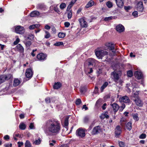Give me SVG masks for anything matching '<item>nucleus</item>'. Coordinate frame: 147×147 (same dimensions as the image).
Here are the masks:
<instances>
[{"instance_id": "13", "label": "nucleus", "mask_w": 147, "mask_h": 147, "mask_svg": "<svg viewBox=\"0 0 147 147\" xmlns=\"http://www.w3.org/2000/svg\"><path fill=\"white\" fill-rule=\"evenodd\" d=\"M134 75L137 78L138 80L141 79L143 78V74L141 71H135V72Z\"/></svg>"}, {"instance_id": "14", "label": "nucleus", "mask_w": 147, "mask_h": 147, "mask_svg": "<svg viewBox=\"0 0 147 147\" xmlns=\"http://www.w3.org/2000/svg\"><path fill=\"white\" fill-rule=\"evenodd\" d=\"M36 8L37 9L43 11H45L47 9L46 6L43 3L38 4L36 6Z\"/></svg>"}, {"instance_id": "1", "label": "nucleus", "mask_w": 147, "mask_h": 147, "mask_svg": "<svg viewBox=\"0 0 147 147\" xmlns=\"http://www.w3.org/2000/svg\"><path fill=\"white\" fill-rule=\"evenodd\" d=\"M42 128L47 135H56L59 133L60 130V124L56 119H50L46 121Z\"/></svg>"}, {"instance_id": "50", "label": "nucleus", "mask_w": 147, "mask_h": 147, "mask_svg": "<svg viewBox=\"0 0 147 147\" xmlns=\"http://www.w3.org/2000/svg\"><path fill=\"white\" fill-rule=\"evenodd\" d=\"M72 16V13L71 11H69L68 13V18L69 19H70L71 18Z\"/></svg>"}, {"instance_id": "45", "label": "nucleus", "mask_w": 147, "mask_h": 147, "mask_svg": "<svg viewBox=\"0 0 147 147\" xmlns=\"http://www.w3.org/2000/svg\"><path fill=\"white\" fill-rule=\"evenodd\" d=\"M113 18L112 16L106 17L104 19V20L105 21H108L112 19Z\"/></svg>"}, {"instance_id": "54", "label": "nucleus", "mask_w": 147, "mask_h": 147, "mask_svg": "<svg viewBox=\"0 0 147 147\" xmlns=\"http://www.w3.org/2000/svg\"><path fill=\"white\" fill-rule=\"evenodd\" d=\"M108 113L107 112H105V113H103L105 117L106 118H109V116L108 115Z\"/></svg>"}, {"instance_id": "63", "label": "nucleus", "mask_w": 147, "mask_h": 147, "mask_svg": "<svg viewBox=\"0 0 147 147\" xmlns=\"http://www.w3.org/2000/svg\"><path fill=\"white\" fill-rule=\"evenodd\" d=\"M124 9L125 10L127 11L129 10L130 9V7L129 6H125L124 7Z\"/></svg>"}, {"instance_id": "35", "label": "nucleus", "mask_w": 147, "mask_h": 147, "mask_svg": "<svg viewBox=\"0 0 147 147\" xmlns=\"http://www.w3.org/2000/svg\"><path fill=\"white\" fill-rule=\"evenodd\" d=\"M25 147H31V143L28 140H27L25 143Z\"/></svg>"}, {"instance_id": "60", "label": "nucleus", "mask_w": 147, "mask_h": 147, "mask_svg": "<svg viewBox=\"0 0 147 147\" xmlns=\"http://www.w3.org/2000/svg\"><path fill=\"white\" fill-rule=\"evenodd\" d=\"M72 5L69 4L67 7V11H69V10L70 9V8L72 7Z\"/></svg>"}, {"instance_id": "29", "label": "nucleus", "mask_w": 147, "mask_h": 147, "mask_svg": "<svg viewBox=\"0 0 147 147\" xmlns=\"http://www.w3.org/2000/svg\"><path fill=\"white\" fill-rule=\"evenodd\" d=\"M24 43L26 45V48L29 49L30 46L32 44V42L30 41H24Z\"/></svg>"}, {"instance_id": "36", "label": "nucleus", "mask_w": 147, "mask_h": 147, "mask_svg": "<svg viewBox=\"0 0 147 147\" xmlns=\"http://www.w3.org/2000/svg\"><path fill=\"white\" fill-rule=\"evenodd\" d=\"M56 144V141L55 140H50L49 142V144L50 146H53Z\"/></svg>"}, {"instance_id": "9", "label": "nucleus", "mask_w": 147, "mask_h": 147, "mask_svg": "<svg viewBox=\"0 0 147 147\" xmlns=\"http://www.w3.org/2000/svg\"><path fill=\"white\" fill-rule=\"evenodd\" d=\"M78 20L81 27L82 28H86L88 27V24L85 21L84 18L79 19Z\"/></svg>"}, {"instance_id": "37", "label": "nucleus", "mask_w": 147, "mask_h": 147, "mask_svg": "<svg viewBox=\"0 0 147 147\" xmlns=\"http://www.w3.org/2000/svg\"><path fill=\"white\" fill-rule=\"evenodd\" d=\"M132 116L133 119L135 121H137L139 120V118L137 114L133 115Z\"/></svg>"}, {"instance_id": "19", "label": "nucleus", "mask_w": 147, "mask_h": 147, "mask_svg": "<svg viewBox=\"0 0 147 147\" xmlns=\"http://www.w3.org/2000/svg\"><path fill=\"white\" fill-rule=\"evenodd\" d=\"M21 83V81L18 78H15L14 79L13 85V86L16 87L20 84Z\"/></svg>"}, {"instance_id": "18", "label": "nucleus", "mask_w": 147, "mask_h": 147, "mask_svg": "<svg viewBox=\"0 0 147 147\" xmlns=\"http://www.w3.org/2000/svg\"><path fill=\"white\" fill-rule=\"evenodd\" d=\"M121 132V127L119 125L117 126L115 129V134L117 136L120 135Z\"/></svg>"}, {"instance_id": "34", "label": "nucleus", "mask_w": 147, "mask_h": 147, "mask_svg": "<svg viewBox=\"0 0 147 147\" xmlns=\"http://www.w3.org/2000/svg\"><path fill=\"white\" fill-rule=\"evenodd\" d=\"M19 128L22 130H24L26 129V126L24 123L20 124L19 126Z\"/></svg>"}, {"instance_id": "7", "label": "nucleus", "mask_w": 147, "mask_h": 147, "mask_svg": "<svg viewBox=\"0 0 147 147\" xmlns=\"http://www.w3.org/2000/svg\"><path fill=\"white\" fill-rule=\"evenodd\" d=\"M102 131V129L100 126H97L95 127L93 129L92 134V135L97 134Z\"/></svg>"}, {"instance_id": "3", "label": "nucleus", "mask_w": 147, "mask_h": 147, "mask_svg": "<svg viewBox=\"0 0 147 147\" xmlns=\"http://www.w3.org/2000/svg\"><path fill=\"white\" fill-rule=\"evenodd\" d=\"M12 77V76L10 74L2 75L0 76V84L6 80L10 79Z\"/></svg>"}, {"instance_id": "2", "label": "nucleus", "mask_w": 147, "mask_h": 147, "mask_svg": "<svg viewBox=\"0 0 147 147\" xmlns=\"http://www.w3.org/2000/svg\"><path fill=\"white\" fill-rule=\"evenodd\" d=\"M105 49L106 50L112 51V52L114 53H116V51L114 50V45L112 43H106L105 44Z\"/></svg>"}, {"instance_id": "42", "label": "nucleus", "mask_w": 147, "mask_h": 147, "mask_svg": "<svg viewBox=\"0 0 147 147\" xmlns=\"http://www.w3.org/2000/svg\"><path fill=\"white\" fill-rule=\"evenodd\" d=\"M127 75L129 77H131L133 75V72L131 70H129L127 72Z\"/></svg>"}, {"instance_id": "48", "label": "nucleus", "mask_w": 147, "mask_h": 147, "mask_svg": "<svg viewBox=\"0 0 147 147\" xmlns=\"http://www.w3.org/2000/svg\"><path fill=\"white\" fill-rule=\"evenodd\" d=\"M125 105L123 103L121 106L120 107L119 110L120 111H122L125 108Z\"/></svg>"}, {"instance_id": "53", "label": "nucleus", "mask_w": 147, "mask_h": 147, "mask_svg": "<svg viewBox=\"0 0 147 147\" xmlns=\"http://www.w3.org/2000/svg\"><path fill=\"white\" fill-rule=\"evenodd\" d=\"M96 19V18L95 17L93 16H91L90 17V19L88 20V21H89V22H91L92 21V20H95Z\"/></svg>"}, {"instance_id": "57", "label": "nucleus", "mask_w": 147, "mask_h": 147, "mask_svg": "<svg viewBox=\"0 0 147 147\" xmlns=\"http://www.w3.org/2000/svg\"><path fill=\"white\" fill-rule=\"evenodd\" d=\"M64 25L65 27H68L70 26V24L69 22H66L64 23Z\"/></svg>"}, {"instance_id": "38", "label": "nucleus", "mask_w": 147, "mask_h": 147, "mask_svg": "<svg viewBox=\"0 0 147 147\" xmlns=\"http://www.w3.org/2000/svg\"><path fill=\"white\" fill-rule=\"evenodd\" d=\"M58 36L60 38H63L65 35V34L63 33L59 32L58 34Z\"/></svg>"}, {"instance_id": "59", "label": "nucleus", "mask_w": 147, "mask_h": 147, "mask_svg": "<svg viewBox=\"0 0 147 147\" xmlns=\"http://www.w3.org/2000/svg\"><path fill=\"white\" fill-rule=\"evenodd\" d=\"M54 10L56 12H57V13H59V9L57 7H55L54 8Z\"/></svg>"}, {"instance_id": "41", "label": "nucleus", "mask_w": 147, "mask_h": 147, "mask_svg": "<svg viewBox=\"0 0 147 147\" xmlns=\"http://www.w3.org/2000/svg\"><path fill=\"white\" fill-rule=\"evenodd\" d=\"M106 5L109 8L113 6L112 3L109 1H108Z\"/></svg>"}, {"instance_id": "47", "label": "nucleus", "mask_w": 147, "mask_h": 147, "mask_svg": "<svg viewBox=\"0 0 147 147\" xmlns=\"http://www.w3.org/2000/svg\"><path fill=\"white\" fill-rule=\"evenodd\" d=\"M81 102V100L80 99H78L76 100L75 103L76 105H80Z\"/></svg>"}, {"instance_id": "24", "label": "nucleus", "mask_w": 147, "mask_h": 147, "mask_svg": "<svg viewBox=\"0 0 147 147\" xmlns=\"http://www.w3.org/2000/svg\"><path fill=\"white\" fill-rule=\"evenodd\" d=\"M115 112H117L119 108V106L116 103H114L112 105Z\"/></svg>"}, {"instance_id": "51", "label": "nucleus", "mask_w": 147, "mask_h": 147, "mask_svg": "<svg viewBox=\"0 0 147 147\" xmlns=\"http://www.w3.org/2000/svg\"><path fill=\"white\" fill-rule=\"evenodd\" d=\"M20 40L18 38H17L16 40L13 42V44L15 45H17L20 42Z\"/></svg>"}, {"instance_id": "62", "label": "nucleus", "mask_w": 147, "mask_h": 147, "mask_svg": "<svg viewBox=\"0 0 147 147\" xmlns=\"http://www.w3.org/2000/svg\"><path fill=\"white\" fill-rule=\"evenodd\" d=\"M45 29L49 30L51 28V27L49 25H46L45 26Z\"/></svg>"}, {"instance_id": "16", "label": "nucleus", "mask_w": 147, "mask_h": 147, "mask_svg": "<svg viewBox=\"0 0 147 147\" xmlns=\"http://www.w3.org/2000/svg\"><path fill=\"white\" fill-rule=\"evenodd\" d=\"M111 74L112 75L115 81L116 82L119 80V74L117 72L114 71L112 72Z\"/></svg>"}, {"instance_id": "44", "label": "nucleus", "mask_w": 147, "mask_h": 147, "mask_svg": "<svg viewBox=\"0 0 147 147\" xmlns=\"http://www.w3.org/2000/svg\"><path fill=\"white\" fill-rule=\"evenodd\" d=\"M66 4L64 3H62L60 5V7L61 9H63L66 7Z\"/></svg>"}, {"instance_id": "31", "label": "nucleus", "mask_w": 147, "mask_h": 147, "mask_svg": "<svg viewBox=\"0 0 147 147\" xmlns=\"http://www.w3.org/2000/svg\"><path fill=\"white\" fill-rule=\"evenodd\" d=\"M132 124L130 122H129L126 124V127L127 129L129 131H130L132 128Z\"/></svg>"}, {"instance_id": "12", "label": "nucleus", "mask_w": 147, "mask_h": 147, "mask_svg": "<svg viewBox=\"0 0 147 147\" xmlns=\"http://www.w3.org/2000/svg\"><path fill=\"white\" fill-rule=\"evenodd\" d=\"M116 29L117 31L120 33L123 32L125 30L124 27L121 24H119L117 26Z\"/></svg>"}, {"instance_id": "10", "label": "nucleus", "mask_w": 147, "mask_h": 147, "mask_svg": "<svg viewBox=\"0 0 147 147\" xmlns=\"http://www.w3.org/2000/svg\"><path fill=\"white\" fill-rule=\"evenodd\" d=\"M47 55L43 53H41L37 55V58L39 61H43L46 59Z\"/></svg>"}, {"instance_id": "22", "label": "nucleus", "mask_w": 147, "mask_h": 147, "mask_svg": "<svg viewBox=\"0 0 147 147\" xmlns=\"http://www.w3.org/2000/svg\"><path fill=\"white\" fill-rule=\"evenodd\" d=\"M136 105L140 107H142L143 105L142 102L139 99V98L137 99H134Z\"/></svg>"}, {"instance_id": "55", "label": "nucleus", "mask_w": 147, "mask_h": 147, "mask_svg": "<svg viewBox=\"0 0 147 147\" xmlns=\"http://www.w3.org/2000/svg\"><path fill=\"white\" fill-rule=\"evenodd\" d=\"M132 14L134 17H137L138 16V12L137 11H134L132 13Z\"/></svg>"}, {"instance_id": "8", "label": "nucleus", "mask_w": 147, "mask_h": 147, "mask_svg": "<svg viewBox=\"0 0 147 147\" xmlns=\"http://www.w3.org/2000/svg\"><path fill=\"white\" fill-rule=\"evenodd\" d=\"M119 100L120 102H123L126 103H130V100L126 96H124L119 98Z\"/></svg>"}, {"instance_id": "23", "label": "nucleus", "mask_w": 147, "mask_h": 147, "mask_svg": "<svg viewBox=\"0 0 147 147\" xmlns=\"http://www.w3.org/2000/svg\"><path fill=\"white\" fill-rule=\"evenodd\" d=\"M16 48L18 51L21 53H23L24 52V48L20 44H18L16 46Z\"/></svg>"}, {"instance_id": "46", "label": "nucleus", "mask_w": 147, "mask_h": 147, "mask_svg": "<svg viewBox=\"0 0 147 147\" xmlns=\"http://www.w3.org/2000/svg\"><path fill=\"white\" fill-rule=\"evenodd\" d=\"M146 135L145 134H142L139 136V138L140 139H144L146 138Z\"/></svg>"}, {"instance_id": "15", "label": "nucleus", "mask_w": 147, "mask_h": 147, "mask_svg": "<svg viewBox=\"0 0 147 147\" xmlns=\"http://www.w3.org/2000/svg\"><path fill=\"white\" fill-rule=\"evenodd\" d=\"M137 10L139 11L142 12L144 9L143 3L142 2H139L137 4Z\"/></svg>"}, {"instance_id": "11", "label": "nucleus", "mask_w": 147, "mask_h": 147, "mask_svg": "<svg viewBox=\"0 0 147 147\" xmlns=\"http://www.w3.org/2000/svg\"><path fill=\"white\" fill-rule=\"evenodd\" d=\"M26 76L27 78H30L32 77L33 72L31 69L29 68L26 69Z\"/></svg>"}, {"instance_id": "39", "label": "nucleus", "mask_w": 147, "mask_h": 147, "mask_svg": "<svg viewBox=\"0 0 147 147\" xmlns=\"http://www.w3.org/2000/svg\"><path fill=\"white\" fill-rule=\"evenodd\" d=\"M34 38V36L32 34H30L28 35L27 38L30 40H33Z\"/></svg>"}, {"instance_id": "27", "label": "nucleus", "mask_w": 147, "mask_h": 147, "mask_svg": "<svg viewBox=\"0 0 147 147\" xmlns=\"http://www.w3.org/2000/svg\"><path fill=\"white\" fill-rule=\"evenodd\" d=\"M80 92H85L88 91L87 87L86 86H81L80 88Z\"/></svg>"}, {"instance_id": "64", "label": "nucleus", "mask_w": 147, "mask_h": 147, "mask_svg": "<svg viewBox=\"0 0 147 147\" xmlns=\"http://www.w3.org/2000/svg\"><path fill=\"white\" fill-rule=\"evenodd\" d=\"M9 136L8 135H6L4 137V138L5 140H7L9 139Z\"/></svg>"}, {"instance_id": "5", "label": "nucleus", "mask_w": 147, "mask_h": 147, "mask_svg": "<svg viewBox=\"0 0 147 147\" xmlns=\"http://www.w3.org/2000/svg\"><path fill=\"white\" fill-rule=\"evenodd\" d=\"M76 134L78 136L83 138L85 136V132L84 129L80 128L76 131Z\"/></svg>"}, {"instance_id": "40", "label": "nucleus", "mask_w": 147, "mask_h": 147, "mask_svg": "<svg viewBox=\"0 0 147 147\" xmlns=\"http://www.w3.org/2000/svg\"><path fill=\"white\" fill-rule=\"evenodd\" d=\"M41 142V140L40 138L38 139L37 140H36L34 142V143L36 145H38Z\"/></svg>"}, {"instance_id": "61", "label": "nucleus", "mask_w": 147, "mask_h": 147, "mask_svg": "<svg viewBox=\"0 0 147 147\" xmlns=\"http://www.w3.org/2000/svg\"><path fill=\"white\" fill-rule=\"evenodd\" d=\"M84 109L85 110H86L88 109V108L87 107H86V105H83L82 107V109Z\"/></svg>"}, {"instance_id": "17", "label": "nucleus", "mask_w": 147, "mask_h": 147, "mask_svg": "<svg viewBox=\"0 0 147 147\" xmlns=\"http://www.w3.org/2000/svg\"><path fill=\"white\" fill-rule=\"evenodd\" d=\"M117 6L119 7H122L124 5L123 0H115Z\"/></svg>"}, {"instance_id": "25", "label": "nucleus", "mask_w": 147, "mask_h": 147, "mask_svg": "<svg viewBox=\"0 0 147 147\" xmlns=\"http://www.w3.org/2000/svg\"><path fill=\"white\" fill-rule=\"evenodd\" d=\"M61 86V84L60 83L57 82L55 83L53 87L54 89H58L60 88Z\"/></svg>"}, {"instance_id": "26", "label": "nucleus", "mask_w": 147, "mask_h": 147, "mask_svg": "<svg viewBox=\"0 0 147 147\" xmlns=\"http://www.w3.org/2000/svg\"><path fill=\"white\" fill-rule=\"evenodd\" d=\"M69 117H66L64 121L65 127L66 128L67 130V127L69 123Z\"/></svg>"}, {"instance_id": "33", "label": "nucleus", "mask_w": 147, "mask_h": 147, "mask_svg": "<svg viewBox=\"0 0 147 147\" xmlns=\"http://www.w3.org/2000/svg\"><path fill=\"white\" fill-rule=\"evenodd\" d=\"M134 98L135 99H137L139 98L138 92H134L132 95V98Z\"/></svg>"}, {"instance_id": "6", "label": "nucleus", "mask_w": 147, "mask_h": 147, "mask_svg": "<svg viewBox=\"0 0 147 147\" xmlns=\"http://www.w3.org/2000/svg\"><path fill=\"white\" fill-rule=\"evenodd\" d=\"M15 31L17 33L23 34L24 33L25 30L23 27L18 26L16 28Z\"/></svg>"}, {"instance_id": "49", "label": "nucleus", "mask_w": 147, "mask_h": 147, "mask_svg": "<svg viewBox=\"0 0 147 147\" xmlns=\"http://www.w3.org/2000/svg\"><path fill=\"white\" fill-rule=\"evenodd\" d=\"M63 45V43L62 42H57L54 44V45L56 46H59L62 45Z\"/></svg>"}, {"instance_id": "4", "label": "nucleus", "mask_w": 147, "mask_h": 147, "mask_svg": "<svg viewBox=\"0 0 147 147\" xmlns=\"http://www.w3.org/2000/svg\"><path fill=\"white\" fill-rule=\"evenodd\" d=\"M108 53V52L102 50L96 51L95 52L96 56L99 58L101 59L105 55H107Z\"/></svg>"}, {"instance_id": "32", "label": "nucleus", "mask_w": 147, "mask_h": 147, "mask_svg": "<svg viewBox=\"0 0 147 147\" xmlns=\"http://www.w3.org/2000/svg\"><path fill=\"white\" fill-rule=\"evenodd\" d=\"M108 83L107 82H105L100 88L101 91H102L104 89L108 86Z\"/></svg>"}, {"instance_id": "58", "label": "nucleus", "mask_w": 147, "mask_h": 147, "mask_svg": "<svg viewBox=\"0 0 147 147\" xmlns=\"http://www.w3.org/2000/svg\"><path fill=\"white\" fill-rule=\"evenodd\" d=\"M45 101L47 103H50V98H47L45 99Z\"/></svg>"}, {"instance_id": "30", "label": "nucleus", "mask_w": 147, "mask_h": 147, "mask_svg": "<svg viewBox=\"0 0 147 147\" xmlns=\"http://www.w3.org/2000/svg\"><path fill=\"white\" fill-rule=\"evenodd\" d=\"M94 4V2L92 1H90L86 6V8H88L92 6Z\"/></svg>"}, {"instance_id": "28", "label": "nucleus", "mask_w": 147, "mask_h": 147, "mask_svg": "<svg viewBox=\"0 0 147 147\" xmlns=\"http://www.w3.org/2000/svg\"><path fill=\"white\" fill-rule=\"evenodd\" d=\"M40 26L39 24H35L30 25L29 26V28L30 30L33 29L35 28H38Z\"/></svg>"}, {"instance_id": "52", "label": "nucleus", "mask_w": 147, "mask_h": 147, "mask_svg": "<svg viewBox=\"0 0 147 147\" xmlns=\"http://www.w3.org/2000/svg\"><path fill=\"white\" fill-rule=\"evenodd\" d=\"M119 144L120 147H124L125 146V144L123 142H120Z\"/></svg>"}, {"instance_id": "20", "label": "nucleus", "mask_w": 147, "mask_h": 147, "mask_svg": "<svg viewBox=\"0 0 147 147\" xmlns=\"http://www.w3.org/2000/svg\"><path fill=\"white\" fill-rule=\"evenodd\" d=\"M40 14L39 11H34L31 12L30 14V16L31 17H34L39 16Z\"/></svg>"}, {"instance_id": "56", "label": "nucleus", "mask_w": 147, "mask_h": 147, "mask_svg": "<svg viewBox=\"0 0 147 147\" xmlns=\"http://www.w3.org/2000/svg\"><path fill=\"white\" fill-rule=\"evenodd\" d=\"M18 147H21L24 144L23 142H18Z\"/></svg>"}, {"instance_id": "21", "label": "nucleus", "mask_w": 147, "mask_h": 147, "mask_svg": "<svg viewBox=\"0 0 147 147\" xmlns=\"http://www.w3.org/2000/svg\"><path fill=\"white\" fill-rule=\"evenodd\" d=\"M96 60L90 58L88 60V65L89 66L90 65H95Z\"/></svg>"}, {"instance_id": "43", "label": "nucleus", "mask_w": 147, "mask_h": 147, "mask_svg": "<svg viewBox=\"0 0 147 147\" xmlns=\"http://www.w3.org/2000/svg\"><path fill=\"white\" fill-rule=\"evenodd\" d=\"M45 32L46 34L45 36V38H49L50 37V35L49 32L46 31H45Z\"/></svg>"}]
</instances>
